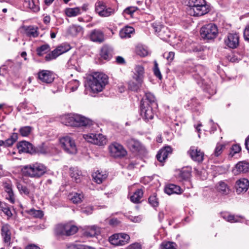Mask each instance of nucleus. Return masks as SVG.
Wrapping results in <instances>:
<instances>
[{
    "mask_svg": "<svg viewBox=\"0 0 249 249\" xmlns=\"http://www.w3.org/2000/svg\"><path fill=\"white\" fill-rule=\"evenodd\" d=\"M125 249H142V247L140 243H134L129 245Z\"/></svg>",
    "mask_w": 249,
    "mask_h": 249,
    "instance_id": "338daca9",
    "label": "nucleus"
},
{
    "mask_svg": "<svg viewBox=\"0 0 249 249\" xmlns=\"http://www.w3.org/2000/svg\"><path fill=\"white\" fill-rule=\"evenodd\" d=\"M18 139L17 133H13L10 137L5 141L6 147H9L13 144Z\"/></svg>",
    "mask_w": 249,
    "mask_h": 249,
    "instance_id": "8fccbe9b",
    "label": "nucleus"
},
{
    "mask_svg": "<svg viewBox=\"0 0 249 249\" xmlns=\"http://www.w3.org/2000/svg\"><path fill=\"white\" fill-rule=\"evenodd\" d=\"M65 13L69 17H76L80 15L81 8L79 7L74 8H67L65 10Z\"/></svg>",
    "mask_w": 249,
    "mask_h": 249,
    "instance_id": "473e14b6",
    "label": "nucleus"
},
{
    "mask_svg": "<svg viewBox=\"0 0 249 249\" xmlns=\"http://www.w3.org/2000/svg\"><path fill=\"white\" fill-rule=\"evenodd\" d=\"M38 78L42 82L51 83L54 79L52 71L48 70H41L38 72Z\"/></svg>",
    "mask_w": 249,
    "mask_h": 249,
    "instance_id": "4468645a",
    "label": "nucleus"
},
{
    "mask_svg": "<svg viewBox=\"0 0 249 249\" xmlns=\"http://www.w3.org/2000/svg\"><path fill=\"white\" fill-rule=\"evenodd\" d=\"M0 211L3 212L8 218L13 215L9 205L5 202L0 201Z\"/></svg>",
    "mask_w": 249,
    "mask_h": 249,
    "instance_id": "f704fd0d",
    "label": "nucleus"
},
{
    "mask_svg": "<svg viewBox=\"0 0 249 249\" xmlns=\"http://www.w3.org/2000/svg\"><path fill=\"white\" fill-rule=\"evenodd\" d=\"M172 153V148L170 146H167L159 150L156 155L157 159L160 162L164 161L169 154Z\"/></svg>",
    "mask_w": 249,
    "mask_h": 249,
    "instance_id": "f3484780",
    "label": "nucleus"
},
{
    "mask_svg": "<svg viewBox=\"0 0 249 249\" xmlns=\"http://www.w3.org/2000/svg\"><path fill=\"white\" fill-rule=\"evenodd\" d=\"M24 0L23 6L27 8L30 9L34 12H37L39 11L40 8L38 5V0Z\"/></svg>",
    "mask_w": 249,
    "mask_h": 249,
    "instance_id": "bb28decb",
    "label": "nucleus"
},
{
    "mask_svg": "<svg viewBox=\"0 0 249 249\" xmlns=\"http://www.w3.org/2000/svg\"><path fill=\"white\" fill-rule=\"evenodd\" d=\"M164 192L168 195H171L173 194L179 195L182 193L183 190L179 186L174 184H169L165 186L164 188Z\"/></svg>",
    "mask_w": 249,
    "mask_h": 249,
    "instance_id": "aec40b11",
    "label": "nucleus"
},
{
    "mask_svg": "<svg viewBox=\"0 0 249 249\" xmlns=\"http://www.w3.org/2000/svg\"><path fill=\"white\" fill-rule=\"evenodd\" d=\"M235 187L237 194L246 192L249 187V180L245 178H240L236 181Z\"/></svg>",
    "mask_w": 249,
    "mask_h": 249,
    "instance_id": "dca6fc26",
    "label": "nucleus"
},
{
    "mask_svg": "<svg viewBox=\"0 0 249 249\" xmlns=\"http://www.w3.org/2000/svg\"><path fill=\"white\" fill-rule=\"evenodd\" d=\"M217 190L223 195H227L230 191L228 185L223 181H220L218 183Z\"/></svg>",
    "mask_w": 249,
    "mask_h": 249,
    "instance_id": "c9c22d12",
    "label": "nucleus"
},
{
    "mask_svg": "<svg viewBox=\"0 0 249 249\" xmlns=\"http://www.w3.org/2000/svg\"><path fill=\"white\" fill-rule=\"evenodd\" d=\"M143 195V192L142 189H138L135 191L133 194L130 196V200L136 204L141 203Z\"/></svg>",
    "mask_w": 249,
    "mask_h": 249,
    "instance_id": "c756f323",
    "label": "nucleus"
},
{
    "mask_svg": "<svg viewBox=\"0 0 249 249\" xmlns=\"http://www.w3.org/2000/svg\"><path fill=\"white\" fill-rule=\"evenodd\" d=\"M1 234V235L11 234L10 231V226L8 224H6L2 226Z\"/></svg>",
    "mask_w": 249,
    "mask_h": 249,
    "instance_id": "e2e57ef3",
    "label": "nucleus"
},
{
    "mask_svg": "<svg viewBox=\"0 0 249 249\" xmlns=\"http://www.w3.org/2000/svg\"><path fill=\"white\" fill-rule=\"evenodd\" d=\"M200 35L204 39L211 40L215 38L218 35V28L213 23H209L203 26L200 29Z\"/></svg>",
    "mask_w": 249,
    "mask_h": 249,
    "instance_id": "20e7f679",
    "label": "nucleus"
},
{
    "mask_svg": "<svg viewBox=\"0 0 249 249\" xmlns=\"http://www.w3.org/2000/svg\"><path fill=\"white\" fill-rule=\"evenodd\" d=\"M228 145V143H217L212 156H213L215 157H218L220 156Z\"/></svg>",
    "mask_w": 249,
    "mask_h": 249,
    "instance_id": "72a5a7b5",
    "label": "nucleus"
},
{
    "mask_svg": "<svg viewBox=\"0 0 249 249\" xmlns=\"http://www.w3.org/2000/svg\"><path fill=\"white\" fill-rule=\"evenodd\" d=\"M239 173H246L249 171V163L246 161H239L235 166Z\"/></svg>",
    "mask_w": 249,
    "mask_h": 249,
    "instance_id": "2f4dec72",
    "label": "nucleus"
},
{
    "mask_svg": "<svg viewBox=\"0 0 249 249\" xmlns=\"http://www.w3.org/2000/svg\"><path fill=\"white\" fill-rule=\"evenodd\" d=\"M62 120H65L62 123H79L81 124H91L92 121L79 114H69L62 117Z\"/></svg>",
    "mask_w": 249,
    "mask_h": 249,
    "instance_id": "39448f33",
    "label": "nucleus"
},
{
    "mask_svg": "<svg viewBox=\"0 0 249 249\" xmlns=\"http://www.w3.org/2000/svg\"><path fill=\"white\" fill-rule=\"evenodd\" d=\"M146 102L150 106H153L154 107H158V104L155 96L153 94L150 92H145V98L141 100V103H144Z\"/></svg>",
    "mask_w": 249,
    "mask_h": 249,
    "instance_id": "5701e85b",
    "label": "nucleus"
},
{
    "mask_svg": "<svg viewBox=\"0 0 249 249\" xmlns=\"http://www.w3.org/2000/svg\"><path fill=\"white\" fill-rule=\"evenodd\" d=\"M33 154H45L47 153V147L45 145V143H42L41 144L35 147L33 145Z\"/></svg>",
    "mask_w": 249,
    "mask_h": 249,
    "instance_id": "58836bf2",
    "label": "nucleus"
},
{
    "mask_svg": "<svg viewBox=\"0 0 249 249\" xmlns=\"http://www.w3.org/2000/svg\"><path fill=\"white\" fill-rule=\"evenodd\" d=\"M108 83V76L102 72H95L89 76L88 84L91 91L97 93L102 91Z\"/></svg>",
    "mask_w": 249,
    "mask_h": 249,
    "instance_id": "f257e3e1",
    "label": "nucleus"
},
{
    "mask_svg": "<svg viewBox=\"0 0 249 249\" xmlns=\"http://www.w3.org/2000/svg\"><path fill=\"white\" fill-rule=\"evenodd\" d=\"M149 204L153 207H157L159 205V202L156 195L154 194L150 196L148 198Z\"/></svg>",
    "mask_w": 249,
    "mask_h": 249,
    "instance_id": "864d4df0",
    "label": "nucleus"
},
{
    "mask_svg": "<svg viewBox=\"0 0 249 249\" xmlns=\"http://www.w3.org/2000/svg\"><path fill=\"white\" fill-rule=\"evenodd\" d=\"M134 32V29L133 27L126 26L120 30L119 35L122 38H129Z\"/></svg>",
    "mask_w": 249,
    "mask_h": 249,
    "instance_id": "cd10ccee",
    "label": "nucleus"
},
{
    "mask_svg": "<svg viewBox=\"0 0 249 249\" xmlns=\"http://www.w3.org/2000/svg\"><path fill=\"white\" fill-rule=\"evenodd\" d=\"M82 31V28L80 26L72 25L69 27L68 32L72 36H76Z\"/></svg>",
    "mask_w": 249,
    "mask_h": 249,
    "instance_id": "37998d69",
    "label": "nucleus"
},
{
    "mask_svg": "<svg viewBox=\"0 0 249 249\" xmlns=\"http://www.w3.org/2000/svg\"><path fill=\"white\" fill-rule=\"evenodd\" d=\"M136 52L138 55L142 57L146 56L148 54L147 48L142 45L137 46L136 47Z\"/></svg>",
    "mask_w": 249,
    "mask_h": 249,
    "instance_id": "c03bdc74",
    "label": "nucleus"
},
{
    "mask_svg": "<svg viewBox=\"0 0 249 249\" xmlns=\"http://www.w3.org/2000/svg\"><path fill=\"white\" fill-rule=\"evenodd\" d=\"M132 78L135 81H142L143 82L144 76V69L141 65H137L135 66Z\"/></svg>",
    "mask_w": 249,
    "mask_h": 249,
    "instance_id": "2eb2a0df",
    "label": "nucleus"
},
{
    "mask_svg": "<svg viewBox=\"0 0 249 249\" xmlns=\"http://www.w3.org/2000/svg\"><path fill=\"white\" fill-rule=\"evenodd\" d=\"M17 187L21 194H24L26 195L29 194L30 191L26 186L23 185L20 183H17Z\"/></svg>",
    "mask_w": 249,
    "mask_h": 249,
    "instance_id": "5fc2aeb1",
    "label": "nucleus"
},
{
    "mask_svg": "<svg viewBox=\"0 0 249 249\" xmlns=\"http://www.w3.org/2000/svg\"><path fill=\"white\" fill-rule=\"evenodd\" d=\"M187 153L191 159L195 162L200 163L204 160V153L198 147L191 146Z\"/></svg>",
    "mask_w": 249,
    "mask_h": 249,
    "instance_id": "9b49d317",
    "label": "nucleus"
},
{
    "mask_svg": "<svg viewBox=\"0 0 249 249\" xmlns=\"http://www.w3.org/2000/svg\"><path fill=\"white\" fill-rule=\"evenodd\" d=\"M130 239L129 235L124 233H115L109 238V242L114 246H123L127 244Z\"/></svg>",
    "mask_w": 249,
    "mask_h": 249,
    "instance_id": "0eeeda50",
    "label": "nucleus"
},
{
    "mask_svg": "<svg viewBox=\"0 0 249 249\" xmlns=\"http://www.w3.org/2000/svg\"><path fill=\"white\" fill-rule=\"evenodd\" d=\"M143 82L142 81L130 80L128 82V88L129 89L138 92L140 90Z\"/></svg>",
    "mask_w": 249,
    "mask_h": 249,
    "instance_id": "7c9ffc66",
    "label": "nucleus"
},
{
    "mask_svg": "<svg viewBox=\"0 0 249 249\" xmlns=\"http://www.w3.org/2000/svg\"><path fill=\"white\" fill-rule=\"evenodd\" d=\"M70 176L76 182H80L82 178V172L76 167L71 168Z\"/></svg>",
    "mask_w": 249,
    "mask_h": 249,
    "instance_id": "c85d7f7f",
    "label": "nucleus"
},
{
    "mask_svg": "<svg viewBox=\"0 0 249 249\" xmlns=\"http://www.w3.org/2000/svg\"><path fill=\"white\" fill-rule=\"evenodd\" d=\"M137 9L138 8L136 7H129L124 10V12L128 15H132Z\"/></svg>",
    "mask_w": 249,
    "mask_h": 249,
    "instance_id": "774afa93",
    "label": "nucleus"
},
{
    "mask_svg": "<svg viewBox=\"0 0 249 249\" xmlns=\"http://www.w3.org/2000/svg\"><path fill=\"white\" fill-rule=\"evenodd\" d=\"M50 46L48 44H44L36 49L37 54L39 56H42L49 50Z\"/></svg>",
    "mask_w": 249,
    "mask_h": 249,
    "instance_id": "3c124183",
    "label": "nucleus"
},
{
    "mask_svg": "<svg viewBox=\"0 0 249 249\" xmlns=\"http://www.w3.org/2000/svg\"><path fill=\"white\" fill-rule=\"evenodd\" d=\"M93 180L98 184L102 183L107 177L106 173L97 171L92 174Z\"/></svg>",
    "mask_w": 249,
    "mask_h": 249,
    "instance_id": "a878e982",
    "label": "nucleus"
},
{
    "mask_svg": "<svg viewBox=\"0 0 249 249\" xmlns=\"http://www.w3.org/2000/svg\"><path fill=\"white\" fill-rule=\"evenodd\" d=\"M109 150L111 156L114 158H122L127 154V152L124 147L118 143L110 145Z\"/></svg>",
    "mask_w": 249,
    "mask_h": 249,
    "instance_id": "9d476101",
    "label": "nucleus"
},
{
    "mask_svg": "<svg viewBox=\"0 0 249 249\" xmlns=\"http://www.w3.org/2000/svg\"><path fill=\"white\" fill-rule=\"evenodd\" d=\"M172 153V148L170 146H167L159 150L156 155L157 159L160 162L164 161L169 154Z\"/></svg>",
    "mask_w": 249,
    "mask_h": 249,
    "instance_id": "a211bd4d",
    "label": "nucleus"
},
{
    "mask_svg": "<svg viewBox=\"0 0 249 249\" xmlns=\"http://www.w3.org/2000/svg\"><path fill=\"white\" fill-rule=\"evenodd\" d=\"M159 36L162 39H166L170 37L168 29L166 27L162 26L159 31Z\"/></svg>",
    "mask_w": 249,
    "mask_h": 249,
    "instance_id": "de8ad7c7",
    "label": "nucleus"
},
{
    "mask_svg": "<svg viewBox=\"0 0 249 249\" xmlns=\"http://www.w3.org/2000/svg\"><path fill=\"white\" fill-rule=\"evenodd\" d=\"M186 3L189 7V14L193 16H202L210 11L205 0H186Z\"/></svg>",
    "mask_w": 249,
    "mask_h": 249,
    "instance_id": "f03ea898",
    "label": "nucleus"
},
{
    "mask_svg": "<svg viewBox=\"0 0 249 249\" xmlns=\"http://www.w3.org/2000/svg\"><path fill=\"white\" fill-rule=\"evenodd\" d=\"M78 228L71 224H66V236H70L74 234L78 231Z\"/></svg>",
    "mask_w": 249,
    "mask_h": 249,
    "instance_id": "4c0bfd02",
    "label": "nucleus"
},
{
    "mask_svg": "<svg viewBox=\"0 0 249 249\" xmlns=\"http://www.w3.org/2000/svg\"><path fill=\"white\" fill-rule=\"evenodd\" d=\"M112 49L108 45H104L101 49V57L105 60H109L112 57Z\"/></svg>",
    "mask_w": 249,
    "mask_h": 249,
    "instance_id": "b1692460",
    "label": "nucleus"
},
{
    "mask_svg": "<svg viewBox=\"0 0 249 249\" xmlns=\"http://www.w3.org/2000/svg\"><path fill=\"white\" fill-rule=\"evenodd\" d=\"M153 71L155 75L157 78H158L160 80L162 79V75L159 68L158 64L157 62L156 61H154V67L153 69Z\"/></svg>",
    "mask_w": 249,
    "mask_h": 249,
    "instance_id": "13d9d810",
    "label": "nucleus"
},
{
    "mask_svg": "<svg viewBox=\"0 0 249 249\" xmlns=\"http://www.w3.org/2000/svg\"><path fill=\"white\" fill-rule=\"evenodd\" d=\"M66 224H58L54 230L55 234L57 236H66Z\"/></svg>",
    "mask_w": 249,
    "mask_h": 249,
    "instance_id": "ea45409f",
    "label": "nucleus"
},
{
    "mask_svg": "<svg viewBox=\"0 0 249 249\" xmlns=\"http://www.w3.org/2000/svg\"><path fill=\"white\" fill-rule=\"evenodd\" d=\"M195 74L194 76L196 79H198L199 78H201V77L205 74V69L201 65L196 66L195 68Z\"/></svg>",
    "mask_w": 249,
    "mask_h": 249,
    "instance_id": "a19ab883",
    "label": "nucleus"
},
{
    "mask_svg": "<svg viewBox=\"0 0 249 249\" xmlns=\"http://www.w3.org/2000/svg\"><path fill=\"white\" fill-rule=\"evenodd\" d=\"M60 144L64 150L69 154H74L77 152V148L74 140L69 136L59 139Z\"/></svg>",
    "mask_w": 249,
    "mask_h": 249,
    "instance_id": "423d86ee",
    "label": "nucleus"
},
{
    "mask_svg": "<svg viewBox=\"0 0 249 249\" xmlns=\"http://www.w3.org/2000/svg\"><path fill=\"white\" fill-rule=\"evenodd\" d=\"M17 148L19 153H26L33 154V145L30 142L23 141L17 143Z\"/></svg>",
    "mask_w": 249,
    "mask_h": 249,
    "instance_id": "ddd939ff",
    "label": "nucleus"
},
{
    "mask_svg": "<svg viewBox=\"0 0 249 249\" xmlns=\"http://www.w3.org/2000/svg\"><path fill=\"white\" fill-rule=\"evenodd\" d=\"M71 49V47L68 44H62L58 46L51 53L47 54L45 57L47 61H49L56 58L60 55L67 52Z\"/></svg>",
    "mask_w": 249,
    "mask_h": 249,
    "instance_id": "6e6552de",
    "label": "nucleus"
},
{
    "mask_svg": "<svg viewBox=\"0 0 249 249\" xmlns=\"http://www.w3.org/2000/svg\"><path fill=\"white\" fill-rule=\"evenodd\" d=\"M106 6L105 3L102 1H98L95 4V12L98 14V15L102 12Z\"/></svg>",
    "mask_w": 249,
    "mask_h": 249,
    "instance_id": "603ef678",
    "label": "nucleus"
},
{
    "mask_svg": "<svg viewBox=\"0 0 249 249\" xmlns=\"http://www.w3.org/2000/svg\"><path fill=\"white\" fill-rule=\"evenodd\" d=\"M191 176V169L190 168H183L180 172L179 177L183 180H189Z\"/></svg>",
    "mask_w": 249,
    "mask_h": 249,
    "instance_id": "e433bc0d",
    "label": "nucleus"
},
{
    "mask_svg": "<svg viewBox=\"0 0 249 249\" xmlns=\"http://www.w3.org/2000/svg\"><path fill=\"white\" fill-rule=\"evenodd\" d=\"M241 151V147L238 144H234L230 147V151L229 154L231 157H233L236 154Z\"/></svg>",
    "mask_w": 249,
    "mask_h": 249,
    "instance_id": "49530a36",
    "label": "nucleus"
},
{
    "mask_svg": "<svg viewBox=\"0 0 249 249\" xmlns=\"http://www.w3.org/2000/svg\"><path fill=\"white\" fill-rule=\"evenodd\" d=\"M223 218L225 219L227 221L233 223L237 221L236 217L233 215L225 214L223 216Z\"/></svg>",
    "mask_w": 249,
    "mask_h": 249,
    "instance_id": "0e129e2a",
    "label": "nucleus"
},
{
    "mask_svg": "<svg viewBox=\"0 0 249 249\" xmlns=\"http://www.w3.org/2000/svg\"><path fill=\"white\" fill-rule=\"evenodd\" d=\"M47 169L42 163L36 162L23 166L21 172L24 176L39 178L47 172Z\"/></svg>",
    "mask_w": 249,
    "mask_h": 249,
    "instance_id": "7ed1b4c3",
    "label": "nucleus"
},
{
    "mask_svg": "<svg viewBox=\"0 0 249 249\" xmlns=\"http://www.w3.org/2000/svg\"><path fill=\"white\" fill-rule=\"evenodd\" d=\"M157 107H154L147 104V103H141L140 113L142 117L145 120H151L154 115V109Z\"/></svg>",
    "mask_w": 249,
    "mask_h": 249,
    "instance_id": "1a4fd4ad",
    "label": "nucleus"
},
{
    "mask_svg": "<svg viewBox=\"0 0 249 249\" xmlns=\"http://www.w3.org/2000/svg\"><path fill=\"white\" fill-rule=\"evenodd\" d=\"M89 38L93 42L102 43L105 40L104 33L99 29H94L91 31Z\"/></svg>",
    "mask_w": 249,
    "mask_h": 249,
    "instance_id": "6ab92c4d",
    "label": "nucleus"
},
{
    "mask_svg": "<svg viewBox=\"0 0 249 249\" xmlns=\"http://www.w3.org/2000/svg\"><path fill=\"white\" fill-rule=\"evenodd\" d=\"M126 143L128 148L133 152H139L142 149V145L137 140L131 138L127 140Z\"/></svg>",
    "mask_w": 249,
    "mask_h": 249,
    "instance_id": "412c9836",
    "label": "nucleus"
},
{
    "mask_svg": "<svg viewBox=\"0 0 249 249\" xmlns=\"http://www.w3.org/2000/svg\"><path fill=\"white\" fill-rule=\"evenodd\" d=\"M107 143L106 137L101 134H96V138L94 144L98 145H104Z\"/></svg>",
    "mask_w": 249,
    "mask_h": 249,
    "instance_id": "79ce46f5",
    "label": "nucleus"
},
{
    "mask_svg": "<svg viewBox=\"0 0 249 249\" xmlns=\"http://www.w3.org/2000/svg\"><path fill=\"white\" fill-rule=\"evenodd\" d=\"M120 223V221L117 218H112L109 220L108 224L112 227H116Z\"/></svg>",
    "mask_w": 249,
    "mask_h": 249,
    "instance_id": "69168bd1",
    "label": "nucleus"
},
{
    "mask_svg": "<svg viewBox=\"0 0 249 249\" xmlns=\"http://www.w3.org/2000/svg\"><path fill=\"white\" fill-rule=\"evenodd\" d=\"M83 137L88 142L94 143L96 138V134L90 133L84 135Z\"/></svg>",
    "mask_w": 249,
    "mask_h": 249,
    "instance_id": "bf43d9fd",
    "label": "nucleus"
},
{
    "mask_svg": "<svg viewBox=\"0 0 249 249\" xmlns=\"http://www.w3.org/2000/svg\"><path fill=\"white\" fill-rule=\"evenodd\" d=\"M23 29L25 34L29 37H36L39 35V31L37 27L34 26H24Z\"/></svg>",
    "mask_w": 249,
    "mask_h": 249,
    "instance_id": "4be33fe9",
    "label": "nucleus"
},
{
    "mask_svg": "<svg viewBox=\"0 0 249 249\" xmlns=\"http://www.w3.org/2000/svg\"><path fill=\"white\" fill-rule=\"evenodd\" d=\"M31 127L25 126L20 129L19 132L22 136H27L31 133Z\"/></svg>",
    "mask_w": 249,
    "mask_h": 249,
    "instance_id": "4d7b16f0",
    "label": "nucleus"
},
{
    "mask_svg": "<svg viewBox=\"0 0 249 249\" xmlns=\"http://www.w3.org/2000/svg\"><path fill=\"white\" fill-rule=\"evenodd\" d=\"M5 191L7 193L6 198L9 202L14 204L15 202V197L12 189V185L10 182H5L4 184Z\"/></svg>",
    "mask_w": 249,
    "mask_h": 249,
    "instance_id": "393cba45",
    "label": "nucleus"
},
{
    "mask_svg": "<svg viewBox=\"0 0 249 249\" xmlns=\"http://www.w3.org/2000/svg\"><path fill=\"white\" fill-rule=\"evenodd\" d=\"M176 246L175 243L168 242L162 244L161 249H176Z\"/></svg>",
    "mask_w": 249,
    "mask_h": 249,
    "instance_id": "680f3d73",
    "label": "nucleus"
},
{
    "mask_svg": "<svg viewBox=\"0 0 249 249\" xmlns=\"http://www.w3.org/2000/svg\"><path fill=\"white\" fill-rule=\"evenodd\" d=\"M83 198V195L81 194L75 193L71 197V200L73 203L77 204L82 201V199Z\"/></svg>",
    "mask_w": 249,
    "mask_h": 249,
    "instance_id": "6e6d98bb",
    "label": "nucleus"
},
{
    "mask_svg": "<svg viewBox=\"0 0 249 249\" xmlns=\"http://www.w3.org/2000/svg\"><path fill=\"white\" fill-rule=\"evenodd\" d=\"M115 13V10L110 7H105V8L99 14L102 17H107Z\"/></svg>",
    "mask_w": 249,
    "mask_h": 249,
    "instance_id": "a18cd8bd",
    "label": "nucleus"
},
{
    "mask_svg": "<svg viewBox=\"0 0 249 249\" xmlns=\"http://www.w3.org/2000/svg\"><path fill=\"white\" fill-rule=\"evenodd\" d=\"M28 213L35 218H42L44 215L43 212L41 210H36L34 209L30 210Z\"/></svg>",
    "mask_w": 249,
    "mask_h": 249,
    "instance_id": "09e8293b",
    "label": "nucleus"
},
{
    "mask_svg": "<svg viewBox=\"0 0 249 249\" xmlns=\"http://www.w3.org/2000/svg\"><path fill=\"white\" fill-rule=\"evenodd\" d=\"M5 246L9 247L11 246V234L1 235Z\"/></svg>",
    "mask_w": 249,
    "mask_h": 249,
    "instance_id": "052dcab7",
    "label": "nucleus"
},
{
    "mask_svg": "<svg viewBox=\"0 0 249 249\" xmlns=\"http://www.w3.org/2000/svg\"><path fill=\"white\" fill-rule=\"evenodd\" d=\"M239 36L237 34H229L225 39L226 45L229 48H236L239 45Z\"/></svg>",
    "mask_w": 249,
    "mask_h": 249,
    "instance_id": "f8f14e48",
    "label": "nucleus"
}]
</instances>
